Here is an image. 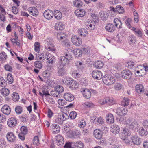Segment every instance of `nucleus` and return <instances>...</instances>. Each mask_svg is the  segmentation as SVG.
<instances>
[{
  "instance_id": "1",
  "label": "nucleus",
  "mask_w": 148,
  "mask_h": 148,
  "mask_svg": "<svg viewBox=\"0 0 148 148\" xmlns=\"http://www.w3.org/2000/svg\"><path fill=\"white\" fill-rule=\"evenodd\" d=\"M72 55H70L69 53H67L58 58L57 66L58 69V73L59 76L65 75L66 71L64 66L69 64V62L72 60Z\"/></svg>"
},
{
  "instance_id": "2",
  "label": "nucleus",
  "mask_w": 148,
  "mask_h": 148,
  "mask_svg": "<svg viewBox=\"0 0 148 148\" xmlns=\"http://www.w3.org/2000/svg\"><path fill=\"white\" fill-rule=\"evenodd\" d=\"M126 124L128 128L132 130L136 129L138 126L137 121L135 119L130 118L126 120Z\"/></svg>"
},
{
  "instance_id": "3",
  "label": "nucleus",
  "mask_w": 148,
  "mask_h": 148,
  "mask_svg": "<svg viewBox=\"0 0 148 148\" xmlns=\"http://www.w3.org/2000/svg\"><path fill=\"white\" fill-rule=\"evenodd\" d=\"M121 75L123 78L126 79H129L132 77V73L129 70H124L122 71Z\"/></svg>"
},
{
  "instance_id": "4",
  "label": "nucleus",
  "mask_w": 148,
  "mask_h": 148,
  "mask_svg": "<svg viewBox=\"0 0 148 148\" xmlns=\"http://www.w3.org/2000/svg\"><path fill=\"white\" fill-rule=\"evenodd\" d=\"M73 43L77 46H80L82 43V39L80 37L77 36H74L71 38Z\"/></svg>"
},
{
  "instance_id": "5",
  "label": "nucleus",
  "mask_w": 148,
  "mask_h": 148,
  "mask_svg": "<svg viewBox=\"0 0 148 148\" xmlns=\"http://www.w3.org/2000/svg\"><path fill=\"white\" fill-rule=\"evenodd\" d=\"M43 15L46 19L50 20L53 17V12L51 10H47L44 12Z\"/></svg>"
},
{
  "instance_id": "6",
  "label": "nucleus",
  "mask_w": 148,
  "mask_h": 148,
  "mask_svg": "<svg viewBox=\"0 0 148 148\" xmlns=\"http://www.w3.org/2000/svg\"><path fill=\"white\" fill-rule=\"evenodd\" d=\"M127 109L124 107H118L116 109V113L120 116H122L126 114L127 113Z\"/></svg>"
},
{
  "instance_id": "7",
  "label": "nucleus",
  "mask_w": 148,
  "mask_h": 148,
  "mask_svg": "<svg viewBox=\"0 0 148 148\" xmlns=\"http://www.w3.org/2000/svg\"><path fill=\"white\" fill-rule=\"evenodd\" d=\"M131 139L133 143L137 145H140L142 141V139L137 135L132 136Z\"/></svg>"
},
{
  "instance_id": "8",
  "label": "nucleus",
  "mask_w": 148,
  "mask_h": 148,
  "mask_svg": "<svg viewBox=\"0 0 148 148\" xmlns=\"http://www.w3.org/2000/svg\"><path fill=\"white\" fill-rule=\"evenodd\" d=\"M17 123V120L14 117H11L8 121L7 124L11 127L15 126Z\"/></svg>"
},
{
  "instance_id": "9",
  "label": "nucleus",
  "mask_w": 148,
  "mask_h": 148,
  "mask_svg": "<svg viewBox=\"0 0 148 148\" xmlns=\"http://www.w3.org/2000/svg\"><path fill=\"white\" fill-rule=\"evenodd\" d=\"M28 11L30 14L33 16H36L38 15V10L35 7H30L29 8Z\"/></svg>"
},
{
  "instance_id": "10",
  "label": "nucleus",
  "mask_w": 148,
  "mask_h": 148,
  "mask_svg": "<svg viewBox=\"0 0 148 148\" xmlns=\"http://www.w3.org/2000/svg\"><path fill=\"white\" fill-rule=\"evenodd\" d=\"M1 112L4 114L8 115L10 113L11 110L10 107L7 105H5L1 109Z\"/></svg>"
},
{
  "instance_id": "11",
  "label": "nucleus",
  "mask_w": 148,
  "mask_h": 148,
  "mask_svg": "<svg viewBox=\"0 0 148 148\" xmlns=\"http://www.w3.org/2000/svg\"><path fill=\"white\" fill-rule=\"evenodd\" d=\"M55 138L58 146H61L63 145L64 143V139L61 135L58 134L56 136Z\"/></svg>"
},
{
  "instance_id": "12",
  "label": "nucleus",
  "mask_w": 148,
  "mask_h": 148,
  "mask_svg": "<svg viewBox=\"0 0 148 148\" xmlns=\"http://www.w3.org/2000/svg\"><path fill=\"white\" fill-rule=\"evenodd\" d=\"M80 135V132L79 130L75 131H70L69 132V136L71 138H77Z\"/></svg>"
},
{
  "instance_id": "13",
  "label": "nucleus",
  "mask_w": 148,
  "mask_h": 148,
  "mask_svg": "<svg viewBox=\"0 0 148 148\" xmlns=\"http://www.w3.org/2000/svg\"><path fill=\"white\" fill-rule=\"evenodd\" d=\"M106 30L110 32H113L116 29V27L112 23H108L105 27Z\"/></svg>"
},
{
  "instance_id": "14",
  "label": "nucleus",
  "mask_w": 148,
  "mask_h": 148,
  "mask_svg": "<svg viewBox=\"0 0 148 148\" xmlns=\"http://www.w3.org/2000/svg\"><path fill=\"white\" fill-rule=\"evenodd\" d=\"M93 77L97 79H100L101 78L102 73L101 71L95 70L92 73Z\"/></svg>"
},
{
  "instance_id": "15",
  "label": "nucleus",
  "mask_w": 148,
  "mask_h": 148,
  "mask_svg": "<svg viewBox=\"0 0 148 148\" xmlns=\"http://www.w3.org/2000/svg\"><path fill=\"white\" fill-rule=\"evenodd\" d=\"M8 140L10 142H14L16 140V136L12 132H9L6 135Z\"/></svg>"
},
{
  "instance_id": "16",
  "label": "nucleus",
  "mask_w": 148,
  "mask_h": 148,
  "mask_svg": "<svg viewBox=\"0 0 148 148\" xmlns=\"http://www.w3.org/2000/svg\"><path fill=\"white\" fill-rule=\"evenodd\" d=\"M75 14L78 17H83L85 15L86 12L82 9H77L75 12Z\"/></svg>"
},
{
  "instance_id": "17",
  "label": "nucleus",
  "mask_w": 148,
  "mask_h": 148,
  "mask_svg": "<svg viewBox=\"0 0 148 148\" xmlns=\"http://www.w3.org/2000/svg\"><path fill=\"white\" fill-rule=\"evenodd\" d=\"M72 143L73 148H84V144L80 141L75 142Z\"/></svg>"
},
{
  "instance_id": "18",
  "label": "nucleus",
  "mask_w": 148,
  "mask_h": 148,
  "mask_svg": "<svg viewBox=\"0 0 148 148\" xmlns=\"http://www.w3.org/2000/svg\"><path fill=\"white\" fill-rule=\"evenodd\" d=\"M46 55L47 60L49 63L52 64L55 62L56 58L54 56L50 53L47 54Z\"/></svg>"
},
{
  "instance_id": "19",
  "label": "nucleus",
  "mask_w": 148,
  "mask_h": 148,
  "mask_svg": "<svg viewBox=\"0 0 148 148\" xmlns=\"http://www.w3.org/2000/svg\"><path fill=\"white\" fill-rule=\"evenodd\" d=\"M64 97L65 99L69 101H71L74 99V96L70 93H66L64 94Z\"/></svg>"
},
{
  "instance_id": "20",
  "label": "nucleus",
  "mask_w": 148,
  "mask_h": 148,
  "mask_svg": "<svg viewBox=\"0 0 148 148\" xmlns=\"http://www.w3.org/2000/svg\"><path fill=\"white\" fill-rule=\"evenodd\" d=\"M93 135L95 138L100 139L102 138V132L98 129L95 130L93 132Z\"/></svg>"
},
{
  "instance_id": "21",
  "label": "nucleus",
  "mask_w": 148,
  "mask_h": 148,
  "mask_svg": "<svg viewBox=\"0 0 148 148\" xmlns=\"http://www.w3.org/2000/svg\"><path fill=\"white\" fill-rule=\"evenodd\" d=\"M107 122L110 123H114V119L113 115L111 113L107 114L106 117Z\"/></svg>"
},
{
  "instance_id": "22",
  "label": "nucleus",
  "mask_w": 148,
  "mask_h": 148,
  "mask_svg": "<svg viewBox=\"0 0 148 148\" xmlns=\"http://www.w3.org/2000/svg\"><path fill=\"white\" fill-rule=\"evenodd\" d=\"M65 27V25L61 22L57 23L55 26V28L57 30H62Z\"/></svg>"
},
{
  "instance_id": "23",
  "label": "nucleus",
  "mask_w": 148,
  "mask_h": 148,
  "mask_svg": "<svg viewBox=\"0 0 148 148\" xmlns=\"http://www.w3.org/2000/svg\"><path fill=\"white\" fill-rule=\"evenodd\" d=\"M57 38L59 41H62L66 37L65 33L63 32L58 33L57 34Z\"/></svg>"
},
{
  "instance_id": "24",
  "label": "nucleus",
  "mask_w": 148,
  "mask_h": 148,
  "mask_svg": "<svg viewBox=\"0 0 148 148\" xmlns=\"http://www.w3.org/2000/svg\"><path fill=\"white\" fill-rule=\"evenodd\" d=\"M63 83H77L76 81L69 77H66L62 79Z\"/></svg>"
},
{
  "instance_id": "25",
  "label": "nucleus",
  "mask_w": 148,
  "mask_h": 148,
  "mask_svg": "<svg viewBox=\"0 0 148 148\" xmlns=\"http://www.w3.org/2000/svg\"><path fill=\"white\" fill-rule=\"evenodd\" d=\"M78 32L79 35L82 37H85L88 34L86 29L84 28L79 29Z\"/></svg>"
},
{
  "instance_id": "26",
  "label": "nucleus",
  "mask_w": 148,
  "mask_h": 148,
  "mask_svg": "<svg viewBox=\"0 0 148 148\" xmlns=\"http://www.w3.org/2000/svg\"><path fill=\"white\" fill-rule=\"evenodd\" d=\"M82 93L84 97L86 99L89 98L91 96V92L87 89L84 90Z\"/></svg>"
},
{
  "instance_id": "27",
  "label": "nucleus",
  "mask_w": 148,
  "mask_h": 148,
  "mask_svg": "<svg viewBox=\"0 0 148 148\" xmlns=\"http://www.w3.org/2000/svg\"><path fill=\"white\" fill-rule=\"evenodd\" d=\"M112 129L111 131L115 134H117L120 131L119 127L117 125H113L112 127Z\"/></svg>"
},
{
  "instance_id": "28",
  "label": "nucleus",
  "mask_w": 148,
  "mask_h": 148,
  "mask_svg": "<svg viewBox=\"0 0 148 148\" xmlns=\"http://www.w3.org/2000/svg\"><path fill=\"white\" fill-rule=\"evenodd\" d=\"M136 91L139 93L144 92V88L142 84H137L136 86Z\"/></svg>"
},
{
  "instance_id": "29",
  "label": "nucleus",
  "mask_w": 148,
  "mask_h": 148,
  "mask_svg": "<svg viewBox=\"0 0 148 148\" xmlns=\"http://www.w3.org/2000/svg\"><path fill=\"white\" fill-rule=\"evenodd\" d=\"M114 22L116 27L119 29L122 28V23L120 19L117 18H115L114 20Z\"/></svg>"
},
{
  "instance_id": "30",
  "label": "nucleus",
  "mask_w": 148,
  "mask_h": 148,
  "mask_svg": "<svg viewBox=\"0 0 148 148\" xmlns=\"http://www.w3.org/2000/svg\"><path fill=\"white\" fill-rule=\"evenodd\" d=\"M53 16H54L56 18L57 20H60L62 16L61 13L59 11L57 10L54 11Z\"/></svg>"
},
{
  "instance_id": "31",
  "label": "nucleus",
  "mask_w": 148,
  "mask_h": 148,
  "mask_svg": "<svg viewBox=\"0 0 148 148\" xmlns=\"http://www.w3.org/2000/svg\"><path fill=\"white\" fill-rule=\"evenodd\" d=\"M73 53L75 55L76 57H79L82 55V51L79 49H75L73 50Z\"/></svg>"
},
{
  "instance_id": "32",
  "label": "nucleus",
  "mask_w": 148,
  "mask_h": 148,
  "mask_svg": "<svg viewBox=\"0 0 148 148\" xmlns=\"http://www.w3.org/2000/svg\"><path fill=\"white\" fill-rule=\"evenodd\" d=\"M76 65L78 70H83L84 68V64H83L80 61H77L76 63Z\"/></svg>"
},
{
  "instance_id": "33",
  "label": "nucleus",
  "mask_w": 148,
  "mask_h": 148,
  "mask_svg": "<svg viewBox=\"0 0 148 148\" xmlns=\"http://www.w3.org/2000/svg\"><path fill=\"white\" fill-rule=\"evenodd\" d=\"M130 133L128 130L126 128H123L122 132L121 135L123 137H126L128 136H130Z\"/></svg>"
},
{
  "instance_id": "34",
  "label": "nucleus",
  "mask_w": 148,
  "mask_h": 148,
  "mask_svg": "<svg viewBox=\"0 0 148 148\" xmlns=\"http://www.w3.org/2000/svg\"><path fill=\"white\" fill-rule=\"evenodd\" d=\"M99 14L102 20H106L107 19L108 14L106 12L101 11L99 13Z\"/></svg>"
},
{
  "instance_id": "35",
  "label": "nucleus",
  "mask_w": 148,
  "mask_h": 148,
  "mask_svg": "<svg viewBox=\"0 0 148 148\" xmlns=\"http://www.w3.org/2000/svg\"><path fill=\"white\" fill-rule=\"evenodd\" d=\"M104 122L103 119L101 117L95 118L93 120V122L97 125L102 124Z\"/></svg>"
},
{
  "instance_id": "36",
  "label": "nucleus",
  "mask_w": 148,
  "mask_h": 148,
  "mask_svg": "<svg viewBox=\"0 0 148 148\" xmlns=\"http://www.w3.org/2000/svg\"><path fill=\"white\" fill-rule=\"evenodd\" d=\"M64 121L61 116V113H59L58 114L56 118L55 119V122L59 124H62V122Z\"/></svg>"
},
{
  "instance_id": "37",
  "label": "nucleus",
  "mask_w": 148,
  "mask_h": 148,
  "mask_svg": "<svg viewBox=\"0 0 148 148\" xmlns=\"http://www.w3.org/2000/svg\"><path fill=\"white\" fill-rule=\"evenodd\" d=\"M73 3L74 6L79 8L82 7L83 3L81 0H75L73 1Z\"/></svg>"
},
{
  "instance_id": "38",
  "label": "nucleus",
  "mask_w": 148,
  "mask_h": 148,
  "mask_svg": "<svg viewBox=\"0 0 148 148\" xmlns=\"http://www.w3.org/2000/svg\"><path fill=\"white\" fill-rule=\"evenodd\" d=\"M51 126L52 128L54 130L53 131V132L56 134L60 132V129L58 125L54 123Z\"/></svg>"
},
{
  "instance_id": "39",
  "label": "nucleus",
  "mask_w": 148,
  "mask_h": 148,
  "mask_svg": "<svg viewBox=\"0 0 148 148\" xmlns=\"http://www.w3.org/2000/svg\"><path fill=\"white\" fill-rule=\"evenodd\" d=\"M104 65L103 63L101 61L98 60L96 62L95 64V67L97 69H100Z\"/></svg>"
},
{
  "instance_id": "40",
  "label": "nucleus",
  "mask_w": 148,
  "mask_h": 148,
  "mask_svg": "<svg viewBox=\"0 0 148 148\" xmlns=\"http://www.w3.org/2000/svg\"><path fill=\"white\" fill-rule=\"evenodd\" d=\"M1 94L3 96H7L9 93V90L7 88H3L0 90Z\"/></svg>"
},
{
  "instance_id": "41",
  "label": "nucleus",
  "mask_w": 148,
  "mask_h": 148,
  "mask_svg": "<svg viewBox=\"0 0 148 148\" xmlns=\"http://www.w3.org/2000/svg\"><path fill=\"white\" fill-rule=\"evenodd\" d=\"M117 12L119 14H123L125 12L124 8L122 6L118 5L116 6Z\"/></svg>"
},
{
  "instance_id": "42",
  "label": "nucleus",
  "mask_w": 148,
  "mask_h": 148,
  "mask_svg": "<svg viewBox=\"0 0 148 148\" xmlns=\"http://www.w3.org/2000/svg\"><path fill=\"white\" fill-rule=\"evenodd\" d=\"M54 89L58 93H62L64 90L63 87L60 85H57L55 86Z\"/></svg>"
},
{
  "instance_id": "43",
  "label": "nucleus",
  "mask_w": 148,
  "mask_h": 148,
  "mask_svg": "<svg viewBox=\"0 0 148 148\" xmlns=\"http://www.w3.org/2000/svg\"><path fill=\"white\" fill-rule=\"evenodd\" d=\"M135 62L133 61H130L127 62V65L129 68L132 69L134 67V65H135Z\"/></svg>"
},
{
  "instance_id": "44",
  "label": "nucleus",
  "mask_w": 148,
  "mask_h": 148,
  "mask_svg": "<svg viewBox=\"0 0 148 148\" xmlns=\"http://www.w3.org/2000/svg\"><path fill=\"white\" fill-rule=\"evenodd\" d=\"M113 99V98H110L108 97H106V103L111 105L113 104L114 103V101Z\"/></svg>"
},
{
  "instance_id": "45",
  "label": "nucleus",
  "mask_w": 148,
  "mask_h": 148,
  "mask_svg": "<svg viewBox=\"0 0 148 148\" xmlns=\"http://www.w3.org/2000/svg\"><path fill=\"white\" fill-rule=\"evenodd\" d=\"M12 97L13 100L14 101H16L19 100V95L18 94L16 93V92H14L13 93Z\"/></svg>"
},
{
  "instance_id": "46",
  "label": "nucleus",
  "mask_w": 148,
  "mask_h": 148,
  "mask_svg": "<svg viewBox=\"0 0 148 148\" xmlns=\"http://www.w3.org/2000/svg\"><path fill=\"white\" fill-rule=\"evenodd\" d=\"M139 134L141 136H145L148 134V132L146 130H145L143 128L140 130L138 132Z\"/></svg>"
},
{
  "instance_id": "47",
  "label": "nucleus",
  "mask_w": 148,
  "mask_h": 148,
  "mask_svg": "<svg viewBox=\"0 0 148 148\" xmlns=\"http://www.w3.org/2000/svg\"><path fill=\"white\" fill-rule=\"evenodd\" d=\"M41 63L42 62H40L36 61L34 62V66L35 67L40 69L42 66Z\"/></svg>"
},
{
  "instance_id": "48",
  "label": "nucleus",
  "mask_w": 148,
  "mask_h": 148,
  "mask_svg": "<svg viewBox=\"0 0 148 148\" xmlns=\"http://www.w3.org/2000/svg\"><path fill=\"white\" fill-rule=\"evenodd\" d=\"M130 44H133L135 43L136 41V37L133 35H131L130 36Z\"/></svg>"
},
{
  "instance_id": "49",
  "label": "nucleus",
  "mask_w": 148,
  "mask_h": 148,
  "mask_svg": "<svg viewBox=\"0 0 148 148\" xmlns=\"http://www.w3.org/2000/svg\"><path fill=\"white\" fill-rule=\"evenodd\" d=\"M1 54L3 56H0V59L2 61H5L6 60L7 58V55L6 54V53L4 51H2L0 53V54Z\"/></svg>"
},
{
  "instance_id": "50",
  "label": "nucleus",
  "mask_w": 148,
  "mask_h": 148,
  "mask_svg": "<svg viewBox=\"0 0 148 148\" xmlns=\"http://www.w3.org/2000/svg\"><path fill=\"white\" fill-rule=\"evenodd\" d=\"M129 100L127 98L124 97L123 99L122 104L124 107L127 106L129 104Z\"/></svg>"
},
{
  "instance_id": "51",
  "label": "nucleus",
  "mask_w": 148,
  "mask_h": 148,
  "mask_svg": "<svg viewBox=\"0 0 148 148\" xmlns=\"http://www.w3.org/2000/svg\"><path fill=\"white\" fill-rule=\"evenodd\" d=\"M7 81L8 82H11L12 83L13 82V79L12 77V74L10 73L8 74L7 77Z\"/></svg>"
},
{
  "instance_id": "52",
  "label": "nucleus",
  "mask_w": 148,
  "mask_h": 148,
  "mask_svg": "<svg viewBox=\"0 0 148 148\" xmlns=\"http://www.w3.org/2000/svg\"><path fill=\"white\" fill-rule=\"evenodd\" d=\"M34 46L35 47L34 50L36 52L40 51V45L39 42H36L34 43Z\"/></svg>"
},
{
  "instance_id": "53",
  "label": "nucleus",
  "mask_w": 148,
  "mask_h": 148,
  "mask_svg": "<svg viewBox=\"0 0 148 148\" xmlns=\"http://www.w3.org/2000/svg\"><path fill=\"white\" fill-rule=\"evenodd\" d=\"M15 110L17 114H20L22 112V108L20 106H17L16 107Z\"/></svg>"
},
{
  "instance_id": "54",
  "label": "nucleus",
  "mask_w": 148,
  "mask_h": 148,
  "mask_svg": "<svg viewBox=\"0 0 148 148\" xmlns=\"http://www.w3.org/2000/svg\"><path fill=\"white\" fill-rule=\"evenodd\" d=\"M36 58L37 60H39L38 61L41 62H43L45 60L44 56L43 54H41V55H40L36 57Z\"/></svg>"
},
{
  "instance_id": "55",
  "label": "nucleus",
  "mask_w": 148,
  "mask_h": 148,
  "mask_svg": "<svg viewBox=\"0 0 148 148\" xmlns=\"http://www.w3.org/2000/svg\"><path fill=\"white\" fill-rule=\"evenodd\" d=\"M64 40V41H62V43L63 45H64L66 47H69L70 45L69 41L66 38V39Z\"/></svg>"
},
{
  "instance_id": "56",
  "label": "nucleus",
  "mask_w": 148,
  "mask_h": 148,
  "mask_svg": "<svg viewBox=\"0 0 148 148\" xmlns=\"http://www.w3.org/2000/svg\"><path fill=\"white\" fill-rule=\"evenodd\" d=\"M82 50V53H83L88 54L90 53V49L88 47L83 48Z\"/></svg>"
},
{
  "instance_id": "57",
  "label": "nucleus",
  "mask_w": 148,
  "mask_h": 148,
  "mask_svg": "<svg viewBox=\"0 0 148 148\" xmlns=\"http://www.w3.org/2000/svg\"><path fill=\"white\" fill-rule=\"evenodd\" d=\"M69 116L71 119H74L77 116V113L75 111H72L70 113Z\"/></svg>"
},
{
  "instance_id": "58",
  "label": "nucleus",
  "mask_w": 148,
  "mask_h": 148,
  "mask_svg": "<svg viewBox=\"0 0 148 148\" xmlns=\"http://www.w3.org/2000/svg\"><path fill=\"white\" fill-rule=\"evenodd\" d=\"M72 75V76L75 78H77L79 77L80 75L77 70H73Z\"/></svg>"
},
{
  "instance_id": "59",
  "label": "nucleus",
  "mask_w": 148,
  "mask_h": 148,
  "mask_svg": "<svg viewBox=\"0 0 148 148\" xmlns=\"http://www.w3.org/2000/svg\"><path fill=\"white\" fill-rule=\"evenodd\" d=\"M86 124V121L84 120H82L79 123V126L81 128L85 127Z\"/></svg>"
},
{
  "instance_id": "60",
  "label": "nucleus",
  "mask_w": 148,
  "mask_h": 148,
  "mask_svg": "<svg viewBox=\"0 0 148 148\" xmlns=\"http://www.w3.org/2000/svg\"><path fill=\"white\" fill-rule=\"evenodd\" d=\"M21 131V133H22L24 134H26L27 132V130L26 127L25 126L21 127L20 128Z\"/></svg>"
},
{
  "instance_id": "61",
  "label": "nucleus",
  "mask_w": 148,
  "mask_h": 148,
  "mask_svg": "<svg viewBox=\"0 0 148 148\" xmlns=\"http://www.w3.org/2000/svg\"><path fill=\"white\" fill-rule=\"evenodd\" d=\"M4 69L10 72H12V67L8 64L4 66Z\"/></svg>"
},
{
  "instance_id": "62",
  "label": "nucleus",
  "mask_w": 148,
  "mask_h": 148,
  "mask_svg": "<svg viewBox=\"0 0 148 148\" xmlns=\"http://www.w3.org/2000/svg\"><path fill=\"white\" fill-rule=\"evenodd\" d=\"M74 142H67L64 146V148H73L72 143Z\"/></svg>"
},
{
  "instance_id": "63",
  "label": "nucleus",
  "mask_w": 148,
  "mask_h": 148,
  "mask_svg": "<svg viewBox=\"0 0 148 148\" xmlns=\"http://www.w3.org/2000/svg\"><path fill=\"white\" fill-rule=\"evenodd\" d=\"M6 120V118L5 116L0 113V123L5 122Z\"/></svg>"
},
{
  "instance_id": "64",
  "label": "nucleus",
  "mask_w": 148,
  "mask_h": 148,
  "mask_svg": "<svg viewBox=\"0 0 148 148\" xmlns=\"http://www.w3.org/2000/svg\"><path fill=\"white\" fill-rule=\"evenodd\" d=\"M12 11L14 14H16L18 12V10L15 6H13L12 7Z\"/></svg>"
}]
</instances>
